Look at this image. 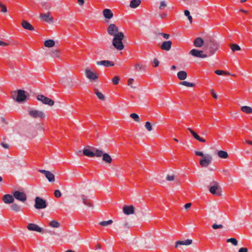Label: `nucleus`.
I'll return each instance as SVG.
<instances>
[{"instance_id":"nucleus-1","label":"nucleus","mask_w":252,"mask_h":252,"mask_svg":"<svg viewBox=\"0 0 252 252\" xmlns=\"http://www.w3.org/2000/svg\"><path fill=\"white\" fill-rule=\"evenodd\" d=\"M77 155L79 157L84 155L89 157H102V158H111V156L108 153L104 152L101 150L97 149L95 147L90 146H87L85 147L83 150V152L79 151L77 153Z\"/></svg>"},{"instance_id":"nucleus-2","label":"nucleus","mask_w":252,"mask_h":252,"mask_svg":"<svg viewBox=\"0 0 252 252\" xmlns=\"http://www.w3.org/2000/svg\"><path fill=\"white\" fill-rule=\"evenodd\" d=\"M124 37V33L122 32H120L116 35V36L114 37L113 39L112 45L118 50H122L124 48V46L122 42Z\"/></svg>"},{"instance_id":"nucleus-3","label":"nucleus","mask_w":252,"mask_h":252,"mask_svg":"<svg viewBox=\"0 0 252 252\" xmlns=\"http://www.w3.org/2000/svg\"><path fill=\"white\" fill-rule=\"evenodd\" d=\"M28 114L33 119H43L46 117L43 111L33 108L29 110Z\"/></svg>"},{"instance_id":"nucleus-4","label":"nucleus","mask_w":252,"mask_h":252,"mask_svg":"<svg viewBox=\"0 0 252 252\" xmlns=\"http://www.w3.org/2000/svg\"><path fill=\"white\" fill-rule=\"evenodd\" d=\"M209 190L210 192L214 195L218 196H220L221 195V188L218 183L216 182L212 183Z\"/></svg>"},{"instance_id":"nucleus-5","label":"nucleus","mask_w":252,"mask_h":252,"mask_svg":"<svg viewBox=\"0 0 252 252\" xmlns=\"http://www.w3.org/2000/svg\"><path fill=\"white\" fill-rule=\"evenodd\" d=\"M34 201V207L37 209H42L47 207L46 200L41 197H36Z\"/></svg>"},{"instance_id":"nucleus-6","label":"nucleus","mask_w":252,"mask_h":252,"mask_svg":"<svg viewBox=\"0 0 252 252\" xmlns=\"http://www.w3.org/2000/svg\"><path fill=\"white\" fill-rule=\"evenodd\" d=\"M59 83L65 87L71 88L74 85L73 79L71 77H65L61 78Z\"/></svg>"},{"instance_id":"nucleus-7","label":"nucleus","mask_w":252,"mask_h":252,"mask_svg":"<svg viewBox=\"0 0 252 252\" xmlns=\"http://www.w3.org/2000/svg\"><path fill=\"white\" fill-rule=\"evenodd\" d=\"M85 72L86 77L92 81H95L98 78L97 75L89 68H86Z\"/></svg>"},{"instance_id":"nucleus-8","label":"nucleus","mask_w":252,"mask_h":252,"mask_svg":"<svg viewBox=\"0 0 252 252\" xmlns=\"http://www.w3.org/2000/svg\"><path fill=\"white\" fill-rule=\"evenodd\" d=\"M37 99L41 101L43 104L48 105L50 106L54 104V101L53 100L43 95H38L37 96Z\"/></svg>"},{"instance_id":"nucleus-9","label":"nucleus","mask_w":252,"mask_h":252,"mask_svg":"<svg viewBox=\"0 0 252 252\" xmlns=\"http://www.w3.org/2000/svg\"><path fill=\"white\" fill-rule=\"evenodd\" d=\"M13 196L14 198L23 202H25L27 199V195L24 192L18 190L15 191L13 192Z\"/></svg>"},{"instance_id":"nucleus-10","label":"nucleus","mask_w":252,"mask_h":252,"mask_svg":"<svg viewBox=\"0 0 252 252\" xmlns=\"http://www.w3.org/2000/svg\"><path fill=\"white\" fill-rule=\"evenodd\" d=\"M107 31L109 35L114 37L116 36L120 32H119L118 28L114 24H110L107 28Z\"/></svg>"},{"instance_id":"nucleus-11","label":"nucleus","mask_w":252,"mask_h":252,"mask_svg":"<svg viewBox=\"0 0 252 252\" xmlns=\"http://www.w3.org/2000/svg\"><path fill=\"white\" fill-rule=\"evenodd\" d=\"M39 18L42 21L46 23H50L53 22V18L51 16V13L48 12L45 13H41Z\"/></svg>"},{"instance_id":"nucleus-12","label":"nucleus","mask_w":252,"mask_h":252,"mask_svg":"<svg viewBox=\"0 0 252 252\" xmlns=\"http://www.w3.org/2000/svg\"><path fill=\"white\" fill-rule=\"evenodd\" d=\"M15 94H16V100L17 102H21L26 100L27 96L25 94V92L23 90H18L17 92L14 93Z\"/></svg>"},{"instance_id":"nucleus-13","label":"nucleus","mask_w":252,"mask_h":252,"mask_svg":"<svg viewBox=\"0 0 252 252\" xmlns=\"http://www.w3.org/2000/svg\"><path fill=\"white\" fill-rule=\"evenodd\" d=\"M189 54L197 58H205L207 57L206 54H203V51H199L197 49H192L189 51Z\"/></svg>"},{"instance_id":"nucleus-14","label":"nucleus","mask_w":252,"mask_h":252,"mask_svg":"<svg viewBox=\"0 0 252 252\" xmlns=\"http://www.w3.org/2000/svg\"><path fill=\"white\" fill-rule=\"evenodd\" d=\"M219 45L215 41L210 40L209 43V50L210 53V55L214 54L215 52L218 50Z\"/></svg>"},{"instance_id":"nucleus-15","label":"nucleus","mask_w":252,"mask_h":252,"mask_svg":"<svg viewBox=\"0 0 252 252\" xmlns=\"http://www.w3.org/2000/svg\"><path fill=\"white\" fill-rule=\"evenodd\" d=\"M39 171L45 175L49 182H53L55 181V176L51 172L43 169L39 170Z\"/></svg>"},{"instance_id":"nucleus-16","label":"nucleus","mask_w":252,"mask_h":252,"mask_svg":"<svg viewBox=\"0 0 252 252\" xmlns=\"http://www.w3.org/2000/svg\"><path fill=\"white\" fill-rule=\"evenodd\" d=\"M123 211L124 213L126 215H132L134 213V208L132 205L124 206L123 208Z\"/></svg>"},{"instance_id":"nucleus-17","label":"nucleus","mask_w":252,"mask_h":252,"mask_svg":"<svg viewBox=\"0 0 252 252\" xmlns=\"http://www.w3.org/2000/svg\"><path fill=\"white\" fill-rule=\"evenodd\" d=\"M96 63L97 65H103L105 67L113 66L114 65V63L113 62L108 60L97 61Z\"/></svg>"},{"instance_id":"nucleus-18","label":"nucleus","mask_w":252,"mask_h":252,"mask_svg":"<svg viewBox=\"0 0 252 252\" xmlns=\"http://www.w3.org/2000/svg\"><path fill=\"white\" fill-rule=\"evenodd\" d=\"M27 228L30 231H34L38 232H42V228L36 224L30 223L27 226Z\"/></svg>"},{"instance_id":"nucleus-19","label":"nucleus","mask_w":252,"mask_h":252,"mask_svg":"<svg viewBox=\"0 0 252 252\" xmlns=\"http://www.w3.org/2000/svg\"><path fill=\"white\" fill-rule=\"evenodd\" d=\"M119 226L121 228L129 229L131 224L127 219H124L120 222Z\"/></svg>"},{"instance_id":"nucleus-20","label":"nucleus","mask_w":252,"mask_h":252,"mask_svg":"<svg viewBox=\"0 0 252 252\" xmlns=\"http://www.w3.org/2000/svg\"><path fill=\"white\" fill-rule=\"evenodd\" d=\"M2 200L6 204H11L14 202V199L13 195L7 194L3 195Z\"/></svg>"},{"instance_id":"nucleus-21","label":"nucleus","mask_w":252,"mask_h":252,"mask_svg":"<svg viewBox=\"0 0 252 252\" xmlns=\"http://www.w3.org/2000/svg\"><path fill=\"white\" fill-rule=\"evenodd\" d=\"M171 45L172 42L171 41H165L162 43L160 48L162 50L169 51L171 48Z\"/></svg>"},{"instance_id":"nucleus-22","label":"nucleus","mask_w":252,"mask_h":252,"mask_svg":"<svg viewBox=\"0 0 252 252\" xmlns=\"http://www.w3.org/2000/svg\"><path fill=\"white\" fill-rule=\"evenodd\" d=\"M192 134L193 137L196 139L197 140L201 142H206V140L201 138L196 133H195L191 128H188L187 129Z\"/></svg>"},{"instance_id":"nucleus-23","label":"nucleus","mask_w":252,"mask_h":252,"mask_svg":"<svg viewBox=\"0 0 252 252\" xmlns=\"http://www.w3.org/2000/svg\"><path fill=\"white\" fill-rule=\"evenodd\" d=\"M21 25L22 27L26 30L29 31H33L34 30L33 27L26 20H23L22 21Z\"/></svg>"},{"instance_id":"nucleus-24","label":"nucleus","mask_w":252,"mask_h":252,"mask_svg":"<svg viewBox=\"0 0 252 252\" xmlns=\"http://www.w3.org/2000/svg\"><path fill=\"white\" fill-rule=\"evenodd\" d=\"M103 15L106 19H110L113 16V14L109 9H104L103 11Z\"/></svg>"},{"instance_id":"nucleus-25","label":"nucleus","mask_w":252,"mask_h":252,"mask_svg":"<svg viewBox=\"0 0 252 252\" xmlns=\"http://www.w3.org/2000/svg\"><path fill=\"white\" fill-rule=\"evenodd\" d=\"M212 162V158H201L199 163L201 166L207 167Z\"/></svg>"},{"instance_id":"nucleus-26","label":"nucleus","mask_w":252,"mask_h":252,"mask_svg":"<svg viewBox=\"0 0 252 252\" xmlns=\"http://www.w3.org/2000/svg\"><path fill=\"white\" fill-rule=\"evenodd\" d=\"M192 241L190 239H187L185 241H178L176 242L175 247L177 248L179 245H189L191 244Z\"/></svg>"},{"instance_id":"nucleus-27","label":"nucleus","mask_w":252,"mask_h":252,"mask_svg":"<svg viewBox=\"0 0 252 252\" xmlns=\"http://www.w3.org/2000/svg\"><path fill=\"white\" fill-rule=\"evenodd\" d=\"M204 43L203 40L200 37H197L193 42L194 45L196 47H201Z\"/></svg>"},{"instance_id":"nucleus-28","label":"nucleus","mask_w":252,"mask_h":252,"mask_svg":"<svg viewBox=\"0 0 252 252\" xmlns=\"http://www.w3.org/2000/svg\"><path fill=\"white\" fill-rule=\"evenodd\" d=\"M177 77L180 80H184L187 77V73L185 71H180L177 73Z\"/></svg>"},{"instance_id":"nucleus-29","label":"nucleus","mask_w":252,"mask_h":252,"mask_svg":"<svg viewBox=\"0 0 252 252\" xmlns=\"http://www.w3.org/2000/svg\"><path fill=\"white\" fill-rule=\"evenodd\" d=\"M50 55L53 58H59L60 57V52L59 50L57 49H52L51 50L50 52Z\"/></svg>"},{"instance_id":"nucleus-30","label":"nucleus","mask_w":252,"mask_h":252,"mask_svg":"<svg viewBox=\"0 0 252 252\" xmlns=\"http://www.w3.org/2000/svg\"><path fill=\"white\" fill-rule=\"evenodd\" d=\"M141 3V0H131L130 2V7L132 8L137 7Z\"/></svg>"},{"instance_id":"nucleus-31","label":"nucleus","mask_w":252,"mask_h":252,"mask_svg":"<svg viewBox=\"0 0 252 252\" xmlns=\"http://www.w3.org/2000/svg\"><path fill=\"white\" fill-rule=\"evenodd\" d=\"M44 44L45 47L51 48L54 46L55 43L53 40L48 39L44 41Z\"/></svg>"},{"instance_id":"nucleus-32","label":"nucleus","mask_w":252,"mask_h":252,"mask_svg":"<svg viewBox=\"0 0 252 252\" xmlns=\"http://www.w3.org/2000/svg\"><path fill=\"white\" fill-rule=\"evenodd\" d=\"M81 200L82 202H83L84 204L86 205V206L92 207V206L90 203H89L88 201V197L84 195H82L81 196Z\"/></svg>"},{"instance_id":"nucleus-33","label":"nucleus","mask_w":252,"mask_h":252,"mask_svg":"<svg viewBox=\"0 0 252 252\" xmlns=\"http://www.w3.org/2000/svg\"><path fill=\"white\" fill-rule=\"evenodd\" d=\"M241 110L247 114H250L252 113V108L250 106H244L241 107Z\"/></svg>"},{"instance_id":"nucleus-34","label":"nucleus","mask_w":252,"mask_h":252,"mask_svg":"<svg viewBox=\"0 0 252 252\" xmlns=\"http://www.w3.org/2000/svg\"><path fill=\"white\" fill-rule=\"evenodd\" d=\"M229 46L233 52L236 51H240L241 50L240 46L236 44H230Z\"/></svg>"},{"instance_id":"nucleus-35","label":"nucleus","mask_w":252,"mask_h":252,"mask_svg":"<svg viewBox=\"0 0 252 252\" xmlns=\"http://www.w3.org/2000/svg\"><path fill=\"white\" fill-rule=\"evenodd\" d=\"M94 93L99 99L101 100H104L105 99L104 95L101 92H99L97 89H94Z\"/></svg>"},{"instance_id":"nucleus-36","label":"nucleus","mask_w":252,"mask_h":252,"mask_svg":"<svg viewBox=\"0 0 252 252\" xmlns=\"http://www.w3.org/2000/svg\"><path fill=\"white\" fill-rule=\"evenodd\" d=\"M11 209L13 211L18 212L21 211V208L16 203H13L11 205Z\"/></svg>"},{"instance_id":"nucleus-37","label":"nucleus","mask_w":252,"mask_h":252,"mask_svg":"<svg viewBox=\"0 0 252 252\" xmlns=\"http://www.w3.org/2000/svg\"><path fill=\"white\" fill-rule=\"evenodd\" d=\"M100 161L98 162L103 164L104 163L109 164L112 162V158H99Z\"/></svg>"},{"instance_id":"nucleus-38","label":"nucleus","mask_w":252,"mask_h":252,"mask_svg":"<svg viewBox=\"0 0 252 252\" xmlns=\"http://www.w3.org/2000/svg\"><path fill=\"white\" fill-rule=\"evenodd\" d=\"M49 225L53 228H58L59 227L60 224L58 221L53 220L50 222Z\"/></svg>"},{"instance_id":"nucleus-39","label":"nucleus","mask_w":252,"mask_h":252,"mask_svg":"<svg viewBox=\"0 0 252 252\" xmlns=\"http://www.w3.org/2000/svg\"><path fill=\"white\" fill-rule=\"evenodd\" d=\"M179 84L181 85L185 86H187L188 87H193L195 86L194 84H193V83H191L190 82H188L186 81H183L180 82L179 83Z\"/></svg>"},{"instance_id":"nucleus-40","label":"nucleus","mask_w":252,"mask_h":252,"mask_svg":"<svg viewBox=\"0 0 252 252\" xmlns=\"http://www.w3.org/2000/svg\"><path fill=\"white\" fill-rule=\"evenodd\" d=\"M218 156L219 157V158H227L228 155L225 151H219L218 152Z\"/></svg>"},{"instance_id":"nucleus-41","label":"nucleus","mask_w":252,"mask_h":252,"mask_svg":"<svg viewBox=\"0 0 252 252\" xmlns=\"http://www.w3.org/2000/svg\"><path fill=\"white\" fill-rule=\"evenodd\" d=\"M113 223L112 220H109L107 221H102L99 223V224L102 226H106L108 225L111 224Z\"/></svg>"},{"instance_id":"nucleus-42","label":"nucleus","mask_w":252,"mask_h":252,"mask_svg":"<svg viewBox=\"0 0 252 252\" xmlns=\"http://www.w3.org/2000/svg\"><path fill=\"white\" fill-rule=\"evenodd\" d=\"M130 117L133 119L136 122H140V119L139 116L136 113H131Z\"/></svg>"},{"instance_id":"nucleus-43","label":"nucleus","mask_w":252,"mask_h":252,"mask_svg":"<svg viewBox=\"0 0 252 252\" xmlns=\"http://www.w3.org/2000/svg\"><path fill=\"white\" fill-rule=\"evenodd\" d=\"M215 73L219 75H230L231 74L228 72L223 71V70H217L215 71Z\"/></svg>"},{"instance_id":"nucleus-44","label":"nucleus","mask_w":252,"mask_h":252,"mask_svg":"<svg viewBox=\"0 0 252 252\" xmlns=\"http://www.w3.org/2000/svg\"><path fill=\"white\" fill-rule=\"evenodd\" d=\"M184 14L185 15L188 17L190 23H192V17L190 15L189 11L188 10H185L184 11Z\"/></svg>"},{"instance_id":"nucleus-45","label":"nucleus","mask_w":252,"mask_h":252,"mask_svg":"<svg viewBox=\"0 0 252 252\" xmlns=\"http://www.w3.org/2000/svg\"><path fill=\"white\" fill-rule=\"evenodd\" d=\"M227 243H231L234 246H236L238 245L237 240L234 238H231L227 240Z\"/></svg>"},{"instance_id":"nucleus-46","label":"nucleus","mask_w":252,"mask_h":252,"mask_svg":"<svg viewBox=\"0 0 252 252\" xmlns=\"http://www.w3.org/2000/svg\"><path fill=\"white\" fill-rule=\"evenodd\" d=\"M195 155L196 156H199V157H203V158H211V156L209 155H205V157H204V154L203 153V152H199V151H195Z\"/></svg>"},{"instance_id":"nucleus-47","label":"nucleus","mask_w":252,"mask_h":252,"mask_svg":"<svg viewBox=\"0 0 252 252\" xmlns=\"http://www.w3.org/2000/svg\"><path fill=\"white\" fill-rule=\"evenodd\" d=\"M145 127L148 131H151L153 129L152 126L149 122H146Z\"/></svg>"},{"instance_id":"nucleus-48","label":"nucleus","mask_w":252,"mask_h":252,"mask_svg":"<svg viewBox=\"0 0 252 252\" xmlns=\"http://www.w3.org/2000/svg\"><path fill=\"white\" fill-rule=\"evenodd\" d=\"M112 81L114 85H117L119 84L120 81V78L119 76H115L113 78Z\"/></svg>"},{"instance_id":"nucleus-49","label":"nucleus","mask_w":252,"mask_h":252,"mask_svg":"<svg viewBox=\"0 0 252 252\" xmlns=\"http://www.w3.org/2000/svg\"><path fill=\"white\" fill-rule=\"evenodd\" d=\"M175 179V176L174 175H168L166 177V180L167 181L171 182L174 181Z\"/></svg>"},{"instance_id":"nucleus-50","label":"nucleus","mask_w":252,"mask_h":252,"mask_svg":"<svg viewBox=\"0 0 252 252\" xmlns=\"http://www.w3.org/2000/svg\"><path fill=\"white\" fill-rule=\"evenodd\" d=\"M134 66L135 70L137 71H140L143 69V65L139 63H136Z\"/></svg>"},{"instance_id":"nucleus-51","label":"nucleus","mask_w":252,"mask_h":252,"mask_svg":"<svg viewBox=\"0 0 252 252\" xmlns=\"http://www.w3.org/2000/svg\"><path fill=\"white\" fill-rule=\"evenodd\" d=\"M212 228L214 229H221L223 228V225L222 224H217L216 223H214L212 225Z\"/></svg>"},{"instance_id":"nucleus-52","label":"nucleus","mask_w":252,"mask_h":252,"mask_svg":"<svg viewBox=\"0 0 252 252\" xmlns=\"http://www.w3.org/2000/svg\"><path fill=\"white\" fill-rule=\"evenodd\" d=\"M54 195L56 197L59 198L61 196L62 193H61V192L60 191V190H59L58 189H56L55 190Z\"/></svg>"},{"instance_id":"nucleus-53","label":"nucleus","mask_w":252,"mask_h":252,"mask_svg":"<svg viewBox=\"0 0 252 252\" xmlns=\"http://www.w3.org/2000/svg\"><path fill=\"white\" fill-rule=\"evenodd\" d=\"M0 145L4 149H9L10 147L9 144L4 142H1Z\"/></svg>"},{"instance_id":"nucleus-54","label":"nucleus","mask_w":252,"mask_h":252,"mask_svg":"<svg viewBox=\"0 0 252 252\" xmlns=\"http://www.w3.org/2000/svg\"><path fill=\"white\" fill-rule=\"evenodd\" d=\"M134 80L133 78H129L128 80V81H127V85L130 86L131 88H135V87H133L132 86V84H133V83L134 82Z\"/></svg>"},{"instance_id":"nucleus-55","label":"nucleus","mask_w":252,"mask_h":252,"mask_svg":"<svg viewBox=\"0 0 252 252\" xmlns=\"http://www.w3.org/2000/svg\"><path fill=\"white\" fill-rule=\"evenodd\" d=\"M166 6V3L164 1L160 2V5L159 6V9L161 10L163 9Z\"/></svg>"},{"instance_id":"nucleus-56","label":"nucleus","mask_w":252,"mask_h":252,"mask_svg":"<svg viewBox=\"0 0 252 252\" xmlns=\"http://www.w3.org/2000/svg\"><path fill=\"white\" fill-rule=\"evenodd\" d=\"M154 63V66L155 67H157L159 65V61L158 60V59L157 58H155L154 59V62H153Z\"/></svg>"},{"instance_id":"nucleus-57","label":"nucleus","mask_w":252,"mask_h":252,"mask_svg":"<svg viewBox=\"0 0 252 252\" xmlns=\"http://www.w3.org/2000/svg\"><path fill=\"white\" fill-rule=\"evenodd\" d=\"M248 252V249L247 248H244V247L240 248L238 251V252Z\"/></svg>"},{"instance_id":"nucleus-58","label":"nucleus","mask_w":252,"mask_h":252,"mask_svg":"<svg viewBox=\"0 0 252 252\" xmlns=\"http://www.w3.org/2000/svg\"><path fill=\"white\" fill-rule=\"evenodd\" d=\"M211 93L212 95V96L215 98V99H217L218 98V95L214 93V90L212 89L211 90Z\"/></svg>"},{"instance_id":"nucleus-59","label":"nucleus","mask_w":252,"mask_h":252,"mask_svg":"<svg viewBox=\"0 0 252 252\" xmlns=\"http://www.w3.org/2000/svg\"><path fill=\"white\" fill-rule=\"evenodd\" d=\"M160 34L165 38V39H168L170 35L168 34L167 33H161Z\"/></svg>"},{"instance_id":"nucleus-60","label":"nucleus","mask_w":252,"mask_h":252,"mask_svg":"<svg viewBox=\"0 0 252 252\" xmlns=\"http://www.w3.org/2000/svg\"><path fill=\"white\" fill-rule=\"evenodd\" d=\"M1 8V11L2 12L6 13L7 11V8L4 5H3V6H2Z\"/></svg>"},{"instance_id":"nucleus-61","label":"nucleus","mask_w":252,"mask_h":252,"mask_svg":"<svg viewBox=\"0 0 252 252\" xmlns=\"http://www.w3.org/2000/svg\"><path fill=\"white\" fill-rule=\"evenodd\" d=\"M191 203H189L186 204L184 206V207H185V209L188 210L191 207Z\"/></svg>"},{"instance_id":"nucleus-62","label":"nucleus","mask_w":252,"mask_h":252,"mask_svg":"<svg viewBox=\"0 0 252 252\" xmlns=\"http://www.w3.org/2000/svg\"><path fill=\"white\" fill-rule=\"evenodd\" d=\"M84 0H77V3L80 6H82L84 4Z\"/></svg>"},{"instance_id":"nucleus-63","label":"nucleus","mask_w":252,"mask_h":252,"mask_svg":"<svg viewBox=\"0 0 252 252\" xmlns=\"http://www.w3.org/2000/svg\"><path fill=\"white\" fill-rule=\"evenodd\" d=\"M8 45V43H6L4 42H3V41L0 40V46H7Z\"/></svg>"},{"instance_id":"nucleus-64","label":"nucleus","mask_w":252,"mask_h":252,"mask_svg":"<svg viewBox=\"0 0 252 252\" xmlns=\"http://www.w3.org/2000/svg\"><path fill=\"white\" fill-rule=\"evenodd\" d=\"M246 142H247V143H248V144H250V145H252V141H251V140H247V141H246Z\"/></svg>"}]
</instances>
